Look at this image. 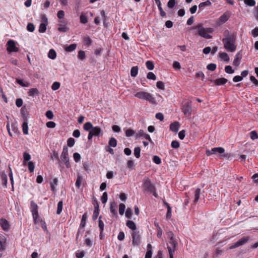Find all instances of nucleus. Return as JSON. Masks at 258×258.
<instances>
[{
    "label": "nucleus",
    "instance_id": "1",
    "mask_svg": "<svg viewBox=\"0 0 258 258\" xmlns=\"http://www.w3.org/2000/svg\"><path fill=\"white\" fill-rule=\"evenodd\" d=\"M192 29H196L199 35L206 39L212 38V36L209 34L212 33L214 29L212 28H205L202 24H199L196 26H193Z\"/></svg>",
    "mask_w": 258,
    "mask_h": 258
},
{
    "label": "nucleus",
    "instance_id": "2",
    "mask_svg": "<svg viewBox=\"0 0 258 258\" xmlns=\"http://www.w3.org/2000/svg\"><path fill=\"white\" fill-rule=\"evenodd\" d=\"M222 42L223 43L224 48L229 52H234L236 49V37H230L229 38H223Z\"/></svg>",
    "mask_w": 258,
    "mask_h": 258
},
{
    "label": "nucleus",
    "instance_id": "3",
    "mask_svg": "<svg viewBox=\"0 0 258 258\" xmlns=\"http://www.w3.org/2000/svg\"><path fill=\"white\" fill-rule=\"evenodd\" d=\"M135 96L140 99L145 100L152 104H155L156 103L154 97L153 95L150 93L145 91H140L137 92L135 95Z\"/></svg>",
    "mask_w": 258,
    "mask_h": 258
},
{
    "label": "nucleus",
    "instance_id": "4",
    "mask_svg": "<svg viewBox=\"0 0 258 258\" xmlns=\"http://www.w3.org/2000/svg\"><path fill=\"white\" fill-rule=\"evenodd\" d=\"M61 161L64 163L67 168H70L71 165L69 162V157L68 154V148L66 146L63 148L62 152L60 155Z\"/></svg>",
    "mask_w": 258,
    "mask_h": 258
},
{
    "label": "nucleus",
    "instance_id": "5",
    "mask_svg": "<svg viewBox=\"0 0 258 258\" xmlns=\"http://www.w3.org/2000/svg\"><path fill=\"white\" fill-rule=\"evenodd\" d=\"M225 150L222 147H215L212 148L211 150H206V154L208 156H211L212 155H219L221 157L222 154H224Z\"/></svg>",
    "mask_w": 258,
    "mask_h": 258
},
{
    "label": "nucleus",
    "instance_id": "6",
    "mask_svg": "<svg viewBox=\"0 0 258 258\" xmlns=\"http://www.w3.org/2000/svg\"><path fill=\"white\" fill-rule=\"evenodd\" d=\"M250 240V237L248 236H243L239 239L236 243L229 247V249H233L243 245Z\"/></svg>",
    "mask_w": 258,
    "mask_h": 258
},
{
    "label": "nucleus",
    "instance_id": "7",
    "mask_svg": "<svg viewBox=\"0 0 258 258\" xmlns=\"http://www.w3.org/2000/svg\"><path fill=\"white\" fill-rule=\"evenodd\" d=\"M231 15V12L227 11L217 20L216 24L219 26L225 23L228 20Z\"/></svg>",
    "mask_w": 258,
    "mask_h": 258
},
{
    "label": "nucleus",
    "instance_id": "8",
    "mask_svg": "<svg viewBox=\"0 0 258 258\" xmlns=\"http://www.w3.org/2000/svg\"><path fill=\"white\" fill-rule=\"evenodd\" d=\"M143 189L149 192L154 191L155 186L151 183V180L147 178L144 179Z\"/></svg>",
    "mask_w": 258,
    "mask_h": 258
},
{
    "label": "nucleus",
    "instance_id": "9",
    "mask_svg": "<svg viewBox=\"0 0 258 258\" xmlns=\"http://www.w3.org/2000/svg\"><path fill=\"white\" fill-rule=\"evenodd\" d=\"M30 205L31 211L32 214L34 222H36V220L38 217V206L34 201H31Z\"/></svg>",
    "mask_w": 258,
    "mask_h": 258
},
{
    "label": "nucleus",
    "instance_id": "10",
    "mask_svg": "<svg viewBox=\"0 0 258 258\" xmlns=\"http://www.w3.org/2000/svg\"><path fill=\"white\" fill-rule=\"evenodd\" d=\"M7 50L10 52H18L19 49L16 46L15 42L13 40H10L7 43Z\"/></svg>",
    "mask_w": 258,
    "mask_h": 258
},
{
    "label": "nucleus",
    "instance_id": "11",
    "mask_svg": "<svg viewBox=\"0 0 258 258\" xmlns=\"http://www.w3.org/2000/svg\"><path fill=\"white\" fill-rule=\"evenodd\" d=\"M133 244L138 245L141 242L140 234L139 231H134L132 234Z\"/></svg>",
    "mask_w": 258,
    "mask_h": 258
},
{
    "label": "nucleus",
    "instance_id": "12",
    "mask_svg": "<svg viewBox=\"0 0 258 258\" xmlns=\"http://www.w3.org/2000/svg\"><path fill=\"white\" fill-rule=\"evenodd\" d=\"M169 243L171 245V246H167L168 252L169 253V249L170 248L171 250H173L174 252H175L176 247L178 244V243L176 240L174 238L172 239H169Z\"/></svg>",
    "mask_w": 258,
    "mask_h": 258
},
{
    "label": "nucleus",
    "instance_id": "13",
    "mask_svg": "<svg viewBox=\"0 0 258 258\" xmlns=\"http://www.w3.org/2000/svg\"><path fill=\"white\" fill-rule=\"evenodd\" d=\"M90 132L94 136H99L100 134H102L101 129L98 126H93Z\"/></svg>",
    "mask_w": 258,
    "mask_h": 258
},
{
    "label": "nucleus",
    "instance_id": "14",
    "mask_svg": "<svg viewBox=\"0 0 258 258\" xmlns=\"http://www.w3.org/2000/svg\"><path fill=\"white\" fill-rule=\"evenodd\" d=\"M211 81L214 82L216 85L220 86L224 85L227 82L228 80L224 78H221Z\"/></svg>",
    "mask_w": 258,
    "mask_h": 258
},
{
    "label": "nucleus",
    "instance_id": "15",
    "mask_svg": "<svg viewBox=\"0 0 258 258\" xmlns=\"http://www.w3.org/2000/svg\"><path fill=\"white\" fill-rule=\"evenodd\" d=\"M180 126L179 123L177 121H175L170 125V130L175 133H177Z\"/></svg>",
    "mask_w": 258,
    "mask_h": 258
},
{
    "label": "nucleus",
    "instance_id": "16",
    "mask_svg": "<svg viewBox=\"0 0 258 258\" xmlns=\"http://www.w3.org/2000/svg\"><path fill=\"white\" fill-rule=\"evenodd\" d=\"M201 194V189L197 188L194 192V196L193 202L195 204H196L198 203Z\"/></svg>",
    "mask_w": 258,
    "mask_h": 258
},
{
    "label": "nucleus",
    "instance_id": "17",
    "mask_svg": "<svg viewBox=\"0 0 258 258\" xmlns=\"http://www.w3.org/2000/svg\"><path fill=\"white\" fill-rule=\"evenodd\" d=\"M241 58H242L241 55L240 54V53L239 52H238L235 55V58L233 62V64L236 67L238 66L240 64V60H241Z\"/></svg>",
    "mask_w": 258,
    "mask_h": 258
},
{
    "label": "nucleus",
    "instance_id": "18",
    "mask_svg": "<svg viewBox=\"0 0 258 258\" xmlns=\"http://www.w3.org/2000/svg\"><path fill=\"white\" fill-rule=\"evenodd\" d=\"M192 111L191 107L189 104L183 106V112L185 115H190Z\"/></svg>",
    "mask_w": 258,
    "mask_h": 258
},
{
    "label": "nucleus",
    "instance_id": "19",
    "mask_svg": "<svg viewBox=\"0 0 258 258\" xmlns=\"http://www.w3.org/2000/svg\"><path fill=\"white\" fill-rule=\"evenodd\" d=\"M0 224L4 230H8L10 228V225L6 219H2L0 221Z\"/></svg>",
    "mask_w": 258,
    "mask_h": 258
},
{
    "label": "nucleus",
    "instance_id": "20",
    "mask_svg": "<svg viewBox=\"0 0 258 258\" xmlns=\"http://www.w3.org/2000/svg\"><path fill=\"white\" fill-rule=\"evenodd\" d=\"M156 4L157 5L158 9L160 11V14L161 17H164L166 15L165 12L163 11L161 3L160 0H155Z\"/></svg>",
    "mask_w": 258,
    "mask_h": 258
},
{
    "label": "nucleus",
    "instance_id": "21",
    "mask_svg": "<svg viewBox=\"0 0 258 258\" xmlns=\"http://www.w3.org/2000/svg\"><path fill=\"white\" fill-rule=\"evenodd\" d=\"M16 82L23 87H28L30 86V83L28 82L25 81L23 79L17 78Z\"/></svg>",
    "mask_w": 258,
    "mask_h": 258
},
{
    "label": "nucleus",
    "instance_id": "22",
    "mask_svg": "<svg viewBox=\"0 0 258 258\" xmlns=\"http://www.w3.org/2000/svg\"><path fill=\"white\" fill-rule=\"evenodd\" d=\"M211 5V3L209 0H207L206 2H202L199 5V11H203L205 7L206 6H209Z\"/></svg>",
    "mask_w": 258,
    "mask_h": 258
},
{
    "label": "nucleus",
    "instance_id": "23",
    "mask_svg": "<svg viewBox=\"0 0 258 258\" xmlns=\"http://www.w3.org/2000/svg\"><path fill=\"white\" fill-rule=\"evenodd\" d=\"M117 205L115 203H110V211L112 214L114 215H117L116 211Z\"/></svg>",
    "mask_w": 258,
    "mask_h": 258
},
{
    "label": "nucleus",
    "instance_id": "24",
    "mask_svg": "<svg viewBox=\"0 0 258 258\" xmlns=\"http://www.w3.org/2000/svg\"><path fill=\"white\" fill-rule=\"evenodd\" d=\"M219 57L223 60L226 62H228L229 60V57L228 55L226 52H221L219 53Z\"/></svg>",
    "mask_w": 258,
    "mask_h": 258
},
{
    "label": "nucleus",
    "instance_id": "25",
    "mask_svg": "<svg viewBox=\"0 0 258 258\" xmlns=\"http://www.w3.org/2000/svg\"><path fill=\"white\" fill-rule=\"evenodd\" d=\"M39 91L37 88H31L30 89L28 93L30 96H34L38 94Z\"/></svg>",
    "mask_w": 258,
    "mask_h": 258
},
{
    "label": "nucleus",
    "instance_id": "26",
    "mask_svg": "<svg viewBox=\"0 0 258 258\" xmlns=\"http://www.w3.org/2000/svg\"><path fill=\"white\" fill-rule=\"evenodd\" d=\"M126 226L131 229L135 230L136 229V224L132 221L128 220L126 223Z\"/></svg>",
    "mask_w": 258,
    "mask_h": 258
},
{
    "label": "nucleus",
    "instance_id": "27",
    "mask_svg": "<svg viewBox=\"0 0 258 258\" xmlns=\"http://www.w3.org/2000/svg\"><path fill=\"white\" fill-rule=\"evenodd\" d=\"M165 205L166 206L167 209V211L166 213V218L167 219H169L171 217V208L170 207V205L167 203H165Z\"/></svg>",
    "mask_w": 258,
    "mask_h": 258
},
{
    "label": "nucleus",
    "instance_id": "28",
    "mask_svg": "<svg viewBox=\"0 0 258 258\" xmlns=\"http://www.w3.org/2000/svg\"><path fill=\"white\" fill-rule=\"evenodd\" d=\"M93 127V126L91 122H87L84 124L83 128L84 130L90 132V131L92 130Z\"/></svg>",
    "mask_w": 258,
    "mask_h": 258
},
{
    "label": "nucleus",
    "instance_id": "29",
    "mask_svg": "<svg viewBox=\"0 0 258 258\" xmlns=\"http://www.w3.org/2000/svg\"><path fill=\"white\" fill-rule=\"evenodd\" d=\"M1 178L3 182V185L5 186V187H7V182H8V179H7V175L4 173L3 172L1 174Z\"/></svg>",
    "mask_w": 258,
    "mask_h": 258
},
{
    "label": "nucleus",
    "instance_id": "30",
    "mask_svg": "<svg viewBox=\"0 0 258 258\" xmlns=\"http://www.w3.org/2000/svg\"><path fill=\"white\" fill-rule=\"evenodd\" d=\"M47 24L45 23H42L40 24L39 27V32L40 33H44L46 30Z\"/></svg>",
    "mask_w": 258,
    "mask_h": 258
},
{
    "label": "nucleus",
    "instance_id": "31",
    "mask_svg": "<svg viewBox=\"0 0 258 258\" xmlns=\"http://www.w3.org/2000/svg\"><path fill=\"white\" fill-rule=\"evenodd\" d=\"M108 144L110 147H115L117 146V141L114 138H111L109 139Z\"/></svg>",
    "mask_w": 258,
    "mask_h": 258
},
{
    "label": "nucleus",
    "instance_id": "32",
    "mask_svg": "<svg viewBox=\"0 0 258 258\" xmlns=\"http://www.w3.org/2000/svg\"><path fill=\"white\" fill-rule=\"evenodd\" d=\"M77 47V44H72L68 46H66L64 48V49L66 51L68 52H72Z\"/></svg>",
    "mask_w": 258,
    "mask_h": 258
},
{
    "label": "nucleus",
    "instance_id": "33",
    "mask_svg": "<svg viewBox=\"0 0 258 258\" xmlns=\"http://www.w3.org/2000/svg\"><path fill=\"white\" fill-rule=\"evenodd\" d=\"M23 132L24 135L28 134V125L26 121H24L22 124Z\"/></svg>",
    "mask_w": 258,
    "mask_h": 258
},
{
    "label": "nucleus",
    "instance_id": "34",
    "mask_svg": "<svg viewBox=\"0 0 258 258\" xmlns=\"http://www.w3.org/2000/svg\"><path fill=\"white\" fill-rule=\"evenodd\" d=\"M48 56L49 58L52 59L55 58L56 56L55 51L53 49H50L48 52Z\"/></svg>",
    "mask_w": 258,
    "mask_h": 258
},
{
    "label": "nucleus",
    "instance_id": "35",
    "mask_svg": "<svg viewBox=\"0 0 258 258\" xmlns=\"http://www.w3.org/2000/svg\"><path fill=\"white\" fill-rule=\"evenodd\" d=\"M223 35L224 36V38H229L230 37L231 38L236 37L235 34L230 33L229 31L228 30H226L224 31Z\"/></svg>",
    "mask_w": 258,
    "mask_h": 258
},
{
    "label": "nucleus",
    "instance_id": "36",
    "mask_svg": "<svg viewBox=\"0 0 258 258\" xmlns=\"http://www.w3.org/2000/svg\"><path fill=\"white\" fill-rule=\"evenodd\" d=\"M138 73V67H133L132 68L131 70V75L133 77H135L137 76Z\"/></svg>",
    "mask_w": 258,
    "mask_h": 258
},
{
    "label": "nucleus",
    "instance_id": "37",
    "mask_svg": "<svg viewBox=\"0 0 258 258\" xmlns=\"http://www.w3.org/2000/svg\"><path fill=\"white\" fill-rule=\"evenodd\" d=\"M250 138L251 140H254L258 139V134L255 131H252L249 133Z\"/></svg>",
    "mask_w": 258,
    "mask_h": 258
},
{
    "label": "nucleus",
    "instance_id": "38",
    "mask_svg": "<svg viewBox=\"0 0 258 258\" xmlns=\"http://www.w3.org/2000/svg\"><path fill=\"white\" fill-rule=\"evenodd\" d=\"M146 66L147 68L149 70H153L154 68V65L153 62L151 60H148L146 62Z\"/></svg>",
    "mask_w": 258,
    "mask_h": 258
},
{
    "label": "nucleus",
    "instance_id": "39",
    "mask_svg": "<svg viewBox=\"0 0 258 258\" xmlns=\"http://www.w3.org/2000/svg\"><path fill=\"white\" fill-rule=\"evenodd\" d=\"M82 180V177L80 175L78 174L77 175V180H76V183H75L76 186L78 188H79L80 187V186H81Z\"/></svg>",
    "mask_w": 258,
    "mask_h": 258
},
{
    "label": "nucleus",
    "instance_id": "40",
    "mask_svg": "<svg viewBox=\"0 0 258 258\" xmlns=\"http://www.w3.org/2000/svg\"><path fill=\"white\" fill-rule=\"evenodd\" d=\"M80 19V22L82 24H85L88 22V18L87 16L83 14L81 15Z\"/></svg>",
    "mask_w": 258,
    "mask_h": 258
},
{
    "label": "nucleus",
    "instance_id": "41",
    "mask_svg": "<svg viewBox=\"0 0 258 258\" xmlns=\"http://www.w3.org/2000/svg\"><path fill=\"white\" fill-rule=\"evenodd\" d=\"M62 206H63L62 201H59L57 204V211H56V213L57 214H60L61 213L62 210Z\"/></svg>",
    "mask_w": 258,
    "mask_h": 258
},
{
    "label": "nucleus",
    "instance_id": "42",
    "mask_svg": "<svg viewBox=\"0 0 258 258\" xmlns=\"http://www.w3.org/2000/svg\"><path fill=\"white\" fill-rule=\"evenodd\" d=\"M87 215L86 214H84L83 216H82V220H81V224H80V227H82V228H84L85 226V224H86V220L87 219Z\"/></svg>",
    "mask_w": 258,
    "mask_h": 258
},
{
    "label": "nucleus",
    "instance_id": "43",
    "mask_svg": "<svg viewBox=\"0 0 258 258\" xmlns=\"http://www.w3.org/2000/svg\"><path fill=\"white\" fill-rule=\"evenodd\" d=\"M101 217H99V221H98V223H99V229H100V230L101 231V234H102V233H103V231L104 230V223L101 220Z\"/></svg>",
    "mask_w": 258,
    "mask_h": 258
},
{
    "label": "nucleus",
    "instance_id": "44",
    "mask_svg": "<svg viewBox=\"0 0 258 258\" xmlns=\"http://www.w3.org/2000/svg\"><path fill=\"white\" fill-rule=\"evenodd\" d=\"M125 209V206L123 204H120L119 205V213L121 215H123Z\"/></svg>",
    "mask_w": 258,
    "mask_h": 258
},
{
    "label": "nucleus",
    "instance_id": "45",
    "mask_svg": "<svg viewBox=\"0 0 258 258\" xmlns=\"http://www.w3.org/2000/svg\"><path fill=\"white\" fill-rule=\"evenodd\" d=\"M141 149L139 147H136L134 149V155L137 158L140 157Z\"/></svg>",
    "mask_w": 258,
    "mask_h": 258
},
{
    "label": "nucleus",
    "instance_id": "46",
    "mask_svg": "<svg viewBox=\"0 0 258 258\" xmlns=\"http://www.w3.org/2000/svg\"><path fill=\"white\" fill-rule=\"evenodd\" d=\"M60 84L58 82H54L51 86V89L53 91L57 90L60 87Z\"/></svg>",
    "mask_w": 258,
    "mask_h": 258
},
{
    "label": "nucleus",
    "instance_id": "47",
    "mask_svg": "<svg viewBox=\"0 0 258 258\" xmlns=\"http://www.w3.org/2000/svg\"><path fill=\"white\" fill-rule=\"evenodd\" d=\"M108 200V196L106 192H103L101 198V200L103 204H105Z\"/></svg>",
    "mask_w": 258,
    "mask_h": 258
},
{
    "label": "nucleus",
    "instance_id": "48",
    "mask_svg": "<svg viewBox=\"0 0 258 258\" xmlns=\"http://www.w3.org/2000/svg\"><path fill=\"white\" fill-rule=\"evenodd\" d=\"M75 143V140L74 138H70L68 139L67 144L69 147H73Z\"/></svg>",
    "mask_w": 258,
    "mask_h": 258
},
{
    "label": "nucleus",
    "instance_id": "49",
    "mask_svg": "<svg viewBox=\"0 0 258 258\" xmlns=\"http://www.w3.org/2000/svg\"><path fill=\"white\" fill-rule=\"evenodd\" d=\"M216 64L215 63H211L207 66V68L208 70L214 71L216 69Z\"/></svg>",
    "mask_w": 258,
    "mask_h": 258
},
{
    "label": "nucleus",
    "instance_id": "50",
    "mask_svg": "<svg viewBox=\"0 0 258 258\" xmlns=\"http://www.w3.org/2000/svg\"><path fill=\"white\" fill-rule=\"evenodd\" d=\"M147 78L149 80H156V77L152 72H149L147 74Z\"/></svg>",
    "mask_w": 258,
    "mask_h": 258
},
{
    "label": "nucleus",
    "instance_id": "51",
    "mask_svg": "<svg viewBox=\"0 0 258 258\" xmlns=\"http://www.w3.org/2000/svg\"><path fill=\"white\" fill-rule=\"evenodd\" d=\"M156 86L159 89L163 90H165V86L163 82L162 81H158L156 83Z\"/></svg>",
    "mask_w": 258,
    "mask_h": 258
},
{
    "label": "nucleus",
    "instance_id": "52",
    "mask_svg": "<svg viewBox=\"0 0 258 258\" xmlns=\"http://www.w3.org/2000/svg\"><path fill=\"white\" fill-rule=\"evenodd\" d=\"M78 57L79 59L81 60L84 59L86 57L85 52L83 50H80L78 52Z\"/></svg>",
    "mask_w": 258,
    "mask_h": 258
},
{
    "label": "nucleus",
    "instance_id": "53",
    "mask_svg": "<svg viewBox=\"0 0 258 258\" xmlns=\"http://www.w3.org/2000/svg\"><path fill=\"white\" fill-rule=\"evenodd\" d=\"M27 29L29 32H33L35 29V27H34V25H33V24L31 23H28V24L27 25Z\"/></svg>",
    "mask_w": 258,
    "mask_h": 258
},
{
    "label": "nucleus",
    "instance_id": "54",
    "mask_svg": "<svg viewBox=\"0 0 258 258\" xmlns=\"http://www.w3.org/2000/svg\"><path fill=\"white\" fill-rule=\"evenodd\" d=\"M225 71L227 73L229 74H233L234 73V70L230 66H226L225 68Z\"/></svg>",
    "mask_w": 258,
    "mask_h": 258
},
{
    "label": "nucleus",
    "instance_id": "55",
    "mask_svg": "<svg viewBox=\"0 0 258 258\" xmlns=\"http://www.w3.org/2000/svg\"><path fill=\"white\" fill-rule=\"evenodd\" d=\"M28 166V168H29V170L30 172H31V173L33 172L34 170V165L33 162L32 161L29 162Z\"/></svg>",
    "mask_w": 258,
    "mask_h": 258
},
{
    "label": "nucleus",
    "instance_id": "56",
    "mask_svg": "<svg viewBox=\"0 0 258 258\" xmlns=\"http://www.w3.org/2000/svg\"><path fill=\"white\" fill-rule=\"evenodd\" d=\"M134 134V131L130 128L126 130L125 131V135L128 137L132 136Z\"/></svg>",
    "mask_w": 258,
    "mask_h": 258
},
{
    "label": "nucleus",
    "instance_id": "57",
    "mask_svg": "<svg viewBox=\"0 0 258 258\" xmlns=\"http://www.w3.org/2000/svg\"><path fill=\"white\" fill-rule=\"evenodd\" d=\"M244 3L250 7L254 6L255 5L254 0H244Z\"/></svg>",
    "mask_w": 258,
    "mask_h": 258
},
{
    "label": "nucleus",
    "instance_id": "58",
    "mask_svg": "<svg viewBox=\"0 0 258 258\" xmlns=\"http://www.w3.org/2000/svg\"><path fill=\"white\" fill-rule=\"evenodd\" d=\"M45 115L47 118L49 119H51L53 118V114L52 111L48 110L46 112Z\"/></svg>",
    "mask_w": 258,
    "mask_h": 258
},
{
    "label": "nucleus",
    "instance_id": "59",
    "mask_svg": "<svg viewBox=\"0 0 258 258\" xmlns=\"http://www.w3.org/2000/svg\"><path fill=\"white\" fill-rule=\"evenodd\" d=\"M73 157H74V160L76 162H78L80 161L81 156L78 153H75L73 154Z\"/></svg>",
    "mask_w": 258,
    "mask_h": 258
},
{
    "label": "nucleus",
    "instance_id": "60",
    "mask_svg": "<svg viewBox=\"0 0 258 258\" xmlns=\"http://www.w3.org/2000/svg\"><path fill=\"white\" fill-rule=\"evenodd\" d=\"M99 210H94L92 215V219L93 220H96L99 215Z\"/></svg>",
    "mask_w": 258,
    "mask_h": 258
},
{
    "label": "nucleus",
    "instance_id": "61",
    "mask_svg": "<svg viewBox=\"0 0 258 258\" xmlns=\"http://www.w3.org/2000/svg\"><path fill=\"white\" fill-rule=\"evenodd\" d=\"M153 160L155 163L156 164H159L161 162V160L160 158L158 156H154L153 157Z\"/></svg>",
    "mask_w": 258,
    "mask_h": 258
},
{
    "label": "nucleus",
    "instance_id": "62",
    "mask_svg": "<svg viewBox=\"0 0 258 258\" xmlns=\"http://www.w3.org/2000/svg\"><path fill=\"white\" fill-rule=\"evenodd\" d=\"M57 16L59 19H62L64 17V12L62 10H59L57 14Z\"/></svg>",
    "mask_w": 258,
    "mask_h": 258
},
{
    "label": "nucleus",
    "instance_id": "63",
    "mask_svg": "<svg viewBox=\"0 0 258 258\" xmlns=\"http://www.w3.org/2000/svg\"><path fill=\"white\" fill-rule=\"evenodd\" d=\"M175 4V0H169L167 3V6L169 8H173Z\"/></svg>",
    "mask_w": 258,
    "mask_h": 258
},
{
    "label": "nucleus",
    "instance_id": "64",
    "mask_svg": "<svg viewBox=\"0 0 258 258\" xmlns=\"http://www.w3.org/2000/svg\"><path fill=\"white\" fill-rule=\"evenodd\" d=\"M251 35L254 37H257L258 36V27H255L251 31Z\"/></svg>",
    "mask_w": 258,
    "mask_h": 258
}]
</instances>
